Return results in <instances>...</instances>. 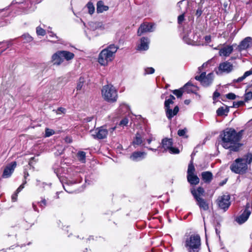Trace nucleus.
<instances>
[{
    "instance_id": "nucleus-55",
    "label": "nucleus",
    "mask_w": 252,
    "mask_h": 252,
    "mask_svg": "<svg viewBox=\"0 0 252 252\" xmlns=\"http://www.w3.org/2000/svg\"><path fill=\"white\" fill-rule=\"evenodd\" d=\"M32 207L35 211L38 212L37 206L34 203L32 204Z\"/></svg>"
},
{
    "instance_id": "nucleus-25",
    "label": "nucleus",
    "mask_w": 252,
    "mask_h": 252,
    "mask_svg": "<svg viewBox=\"0 0 252 252\" xmlns=\"http://www.w3.org/2000/svg\"><path fill=\"white\" fill-rule=\"evenodd\" d=\"M108 6L105 5L103 1L99 0L97 2L96 11L97 13H102L108 10Z\"/></svg>"
},
{
    "instance_id": "nucleus-16",
    "label": "nucleus",
    "mask_w": 252,
    "mask_h": 252,
    "mask_svg": "<svg viewBox=\"0 0 252 252\" xmlns=\"http://www.w3.org/2000/svg\"><path fill=\"white\" fill-rule=\"evenodd\" d=\"M16 166V162L15 161L12 162L7 165L3 170L2 177L4 178L9 177L14 171Z\"/></svg>"
},
{
    "instance_id": "nucleus-4",
    "label": "nucleus",
    "mask_w": 252,
    "mask_h": 252,
    "mask_svg": "<svg viewBox=\"0 0 252 252\" xmlns=\"http://www.w3.org/2000/svg\"><path fill=\"white\" fill-rule=\"evenodd\" d=\"M101 94L103 98L108 102L113 103L117 100V91L112 85L109 84L104 86L101 90Z\"/></svg>"
},
{
    "instance_id": "nucleus-23",
    "label": "nucleus",
    "mask_w": 252,
    "mask_h": 252,
    "mask_svg": "<svg viewBox=\"0 0 252 252\" xmlns=\"http://www.w3.org/2000/svg\"><path fill=\"white\" fill-rule=\"evenodd\" d=\"M202 179L206 183H209L213 179V174L210 171H205L201 173Z\"/></svg>"
},
{
    "instance_id": "nucleus-42",
    "label": "nucleus",
    "mask_w": 252,
    "mask_h": 252,
    "mask_svg": "<svg viewBox=\"0 0 252 252\" xmlns=\"http://www.w3.org/2000/svg\"><path fill=\"white\" fill-rule=\"evenodd\" d=\"M226 97L229 99H235L236 98V95L232 93H229L226 94Z\"/></svg>"
},
{
    "instance_id": "nucleus-10",
    "label": "nucleus",
    "mask_w": 252,
    "mask_h": 252,
    "mask_svg": "<svg viewBox=\"0 0 252 252\" xmlns=\"http://www.w3.org/2000/svg\"><path fill=\"white\" fill-rule=\"evenodd\" d=\"M154 24L144 22L138 28L137 34L138 36H141L144 33L152 32L154 31Z\"/></svg>"
},
{
    "instance_id": "nucleus-32",
    "label": "nucleus",
    "mask_w": 252,
    "mask_h": 252,
    "mask_svg": "<svg viewBox=\"0 0 252 252\" xmlns=\"http://www.w3.org/2000/svg\"><path fill=\"white\" fill-rule=\"evenodd\" d=\"M86 7L87 8L88 13L92 15L94 13L95 8L92 2L90 1L88 2V3L86 4Z\"/></svg>"
},
{
    "instance_id": "nucleus-30",
    "label": "nucleus",
    "mask_w": 252,
    "mask_h": 252,
    "mask_svg": "<svg viewBox=\"0 0 252 252\" xmlns=\"http://www.w3.org/2000/svg\"><path fill=\"white\" fill-rule=\"evenodd\" d=\"M78 160L82 163L86 162V153L83 151H79L77 154Z\"/></svg>"
},
{
    "instance_id": "nucleus-41",
    "label": "nucleus",
    "mask_w": 252,
    "mask_h": 252,
    "mask_svg": "<svg viewBox=\"0 0 252 252\" xmlns=\"http://www.w3.org/2000/svg\"><path fill=\"white\" fill-rule=\"evenodd\" d=\"M128 119L127 118H124L120 121L119 125L124 126H126L128 124Z\"/></svg>"
},
{
    "instance_id": "nucleus-56",
    "label": "nucleus",
    "mask_w": 252,
    "mask_h": 252,
    "mask_svg": "<svg viewBox=\"0 0 252 252\" xmlns=\"http://www.w3.org/2000/svg\"><path fill=\"white\" fill-rule=\"evenodd\" d=\"M146 148H147L148 150L156 152L157 151L156 149H154V148H150V147H146Z\"/></svg>"
},
{
    "instance_id": "nucleus-18",
    "label": "nucleus",
    "mask_w": 252,
    "mask_h": 252,
    "mask_svg": "<svg viewBox=\"0 0 252 252\" xmlns=\"http://www.w3.org/2000/svg\"><path fill=\"white\" fill-rule=\"evenodd\" d=\"M147 153L144 152L137 151L133 152L130 156L129 158L134 161H138L145 158Z\"/></svg>"
},
{
    "instance_id": "nucleus-38",
    "label": "nucleus",
    "mask_w": 252,
    "mask_h": 252,
    "mask_svg": "<svg viewBox=\"0 0 252 252\" xmlns=\"http://www.w3.org/2000/svg\"><path fill=\"white\" fill-rule=\"evenodd\" d=\"M55 131L54 130L48 128L45 129V136L46 137H50V136L53 135Z\"/></svg>"
},
{
    "instance_id": "nucleus-59",
    "label": "nucleus",
    "mask_w": 252,
    "mask_h": 252,
    "mask_svg": "<svg viewBox=\"0 0 252 252\" xmlns=\"http://www.w3.org/2000/svg\"><path fill=\"white\" fill-rule=\"evenodd\" d=\"M183 1H181L179 2L178 3V6H179V7H180V6H181V5L183 4Z\"/></svg>"
},
{
    "instance_id": "nucleus-47",
    "label": "nucleus",
    "mask_w": 252,
    "mask_h": 252,
    "mask_svg": "<svg viewBox=\"0 0 252 252\" xmlns=\"http://www.w3.org/2000/svg\"><path fill=\"white\" fill-rule=\"evenodd\" d=\"M220 96V94L217 91H215L214 94H213V99L214 100V101H215L216 99L219 97V96Z\"/></svg>"
},
{
    "instance_id": "nucleus-34",
    "label": "nucleus",
    "mask_w": 252,
    "mask_h": 252,
    "mask_svg": "<svg viewBox=\"0 0 252 252\" xmlns=\"http://www.w3.org/2000/svg\"><path fill=\"white\" fill-rule=\"evenodd\" d=\"M22 38L24 42L29 43L32 41V37L29 34H24L22 36Z\"/></svg>"
},
{
    "instance_id": "nucleus-22",
    "label": "nucleus",
    "mask_w": 252,
    "mask_h": 252,
    "mask_svg": "<svg viewBox=\"0 0 252 252\" xmlns=\"http://www.w3.org/2000/svg\"><path fill=\"white\" fill-rule=\"evenodd\" d=\"M190 191L195 199H196L197 197H202L204 196L205 190L201 187H198L196 189H192Z\"/></svg>"
},
{
    "instance_id": "nucleus-39",
    "label": "nucleus",
    "mask_w": 252,
    "mask_h": 252,
    "mask_svg": "<svg viewBox=\"0 0 252 252\" xmlns=\"http://www.w3.org/2000/svg\"><path fill=\"white\" fill-rule=\"evenodd\" d=\"M155 72V69L153 67H147L145 69L144 74H151Z\"/></svg>"
},
{
    "instance_id": "nucleus-54",
    "label": "nucleus",
    "mask_w": 252,
    "mask_h": 252,
    "mask_svg": "<svg viewBox=\"0 0 252 252\" xmlns=\"http://www.w3.org/2000/svg\"><path fill=\"white\" fill-rule=\"evenodd\" d=\"M49 36L51 37H55L56 39L58 38V36L55 34H54V33H53L51 32H50V34Z\"/></svg>"
},
{
    "instance_id": "nucleus-49",
    "label": "nucleus",
    "mask_w": 252,
    "mask_h": 252,
    "mask_svg": "<svg viewBox=\"0 0 252 252\" xmlns=\"http://www.w3.org/2000/svg\"><path fill=\"white\" fill-rule=\"evenodd\" d=\"M207 65H208L207 63H204L202 65V66L199 67L198 68V73H201L202 69L203 68L205 67V66H206Z\"/></svg>"
},
{
    "instance_id": "nucleus-29",
    "label": "nucleus",
    "mask_w": 252,
    "mask_h": 252,
    "mask_svg": "<svg viewBox=\"0 0 252 252\" xmlns=\"http://www.w3.org/2000/svg\"><path fill=\"white\" fill-rule=\"evenodd\" d=\"M26 184V181H24L23 184L20 185L19 187L17 189L16 191L12 195L11 199L13 202H15L17 200L18 194L24 188V185Z\"/></svg>"
},
{
    "instance_id": "nucleus-48",
    "label": "nucleus",
    "mask_w": 252,
    "mask_h": 252,
    "mask_svg": "<svg viewBox=\"0 0 252 252\" xmlns=\"http://www.w3.org/2000/svg\"><path fill=\"white\" fill-rule=\"evenodd\" d=\"M57 111H58V113H59V114H60L61 113H64L65 112V109L62 108V107H60L58 109Z\"/></svg>"
},
{
    "instance_id": "nucleus-7",
    "label": "nucleus",
    "mask_w": 252,
    "mask_h": 252,
    "mask_svg": "<svg viewBox=\"0 0 252 252\" xmlns=\"http://www.w3.org/2000/svg\"><path fill=\"white\" fill-rule=\"evenodd\" d=\"M252 210V204L250 202H248L245 206V209L242 214L236 218V221L240 224L244 223L248 219L251 214Z\"/></svg>"
},
{
    "instance_id": "nucleus-9",
    "label": "nucleus",
    "mask_w": 252,
    "mask_h": 252,
    "mask_svg": "<svg viewBox=\"0 0 252 252\" xmlns=\"http://www.w3.org/2000/svg\"><path fill=\"white\" fill-rule=\"evenodd\" d=\"M230 196L229 195H223L218 197L217 203L219 207L226 211L230 205Z\"/></svg>"
},
{
    "instance_id": "nucleus-28",
    "label": "nucleus",
    "mask_w": 252,
    "mask_h": 252,
    "mask_svg": "<svg viewBox=\"0 0 252 252\" xmlns=\"http://www.w3.org/2000/svg\"><path fill=\"white\" fill-rule=\"evenodd\" d=\"M252 75V68L248 71H246L243 76L238 78L237 79H234V83H239L243 81L244 79H245L247 77Z\"/></svg>"
},
{
    "instance_id": "nucleus-24",
    "label": "nucleus",
    "mask_w": 252,
    "mask_h": 252,
    "mask_svg": "<svg viewBox=\"0 0 252 252\" xmlns=\"http://www.w3.org/2000/svg\"><path fill=\"white\" fill-rule=\"evenodd\" d=\"M191 86L189 83H187L182 88L179 90H175L172 91L174 94L176 95L178 98L181 97L184 93V90H187V88L189 86Z\"/></svg>"
},
{
    "instance_id": "nucleus-26",
    "label": "nucleus",
    "mask_w": 252,
    "mask_h": 252,
    "mask_svg": "<svg viewBox=\"0 0 252 252\" xmlns=\"http://www.w3.org/2000/svg\"><path fill=\"white\" fill-rule=\"evenodd\" d=\"M188 181L191 185H196L199 183V179L197 175L193 174L190 176H187Z\"/></svg>"
},
{
    "instance_id": "nucleus-6",
    "label": "nucleus",
    "mask_w": 252,
    "mask_h": 252,
    "mask_svg": "<svg viewBox=\"0 0 252 252\" xmlns=\"http://www.w3.org/2000/svg\"><path fill=\"white\" fill-rule=\"evenodd\" d=\"M196 80L199 81L202 86L208 87L210 85L213 81V73H210L206 75L205 72H202L200 75H197L195 77Z\"/></svg>"
},
{
    "instance_id": "nucleus-8",
    "label": "nucleus",
    "mask_w": 252,
    "mask_h": 252,
    "mask_svg": "<svg viewBox=\"0 0 252 252\" xmlns=\"http://www.w3.org/2000/svg\"><path fill=\"white\" fill-rule=\"evenodd\" d=\"M162 148L164 149V151H169L171 154H179L180 151L178 149L173 147V142L172 139L164 138L162 139Z\"/></svg>"
},
{
    "instance_id": "nucleus-21",
    "label": "nucleus",
    "mask_w": 252,
    "mask_h": 252,
    "mask_svg": "<svg viewBox=\"0 0 252 252\" xmlns=\"http://www.w3.org/2000/svg\"><path fill=\"white\" fill-rule=\"evenodd\" d=\"M196 201L197 205L199 206L201 211H207L209 210V204L206 200L202 197H197L195 199Z\"/></svg>"
},
{
    "instance_id": "nucleus-43",
    "label": "nucleus",
    "mask_w": 252,
    "mask_h": 252,
    "mask_svg": "<svg viewBox=\"0 0 252 252\" xmlns=\"http://www.w3.org/2000/svg\"><path fill=\"white\" fill-rule=\"evenodd\" d=\"M38 204L41 207L44 208L47 205L46 200L45 199H42L40 202H38Z\"/></svg>"
},
{
    "instance_id": "nucleus-5",
    "label": "nucleus",
    "mask_w": 252,
    "mask_h": 252,
    "mask_svg": "<svg viewBox=\"0 0 252 252\" xmlns=\"http://www.w3.org/2000/svg\"><path fill=\"white\" fill-rule=\"evenodd\" d=\"M185 246L188 252H198L201 247L200 237L198 235H192L186 239Z\"/></svg>"
},
{
    "instance_id": "nucleus-15",
    "label": "nucleus",
    "mask_w": 252,
    "mask_h": 252,
    "mask_svg": "<svg viewBox=\"0 0 252 252\" xmlns=\"http://www.w3.org/2000/svg\"><path fill=\"white\" fill-rule=\"evenodd\" d=\"M164 109L166 116L169 120H171L174 116L177 114L179 111V108L178 106H176L173 110H172L170 105H164Z\"/></svg>"
},
{
    "instance_id": "nucleus-61",
    "label": "nucleus",
    "mask_w": 252,
    "mask_h": 252,
    "mask_svg": "<svg viewBox=\"0 0 252 252\" xmlns=\"http://www.w3.org/2000/svg\"><path fill=\"white\" fill-rule=\"evenodd\" d=\"M63 188H64V190H65L66 192H69V193H72V191H68V190H67L66 189V188H65V186H63Z\"/></svg>"
},
{
    "instance_id": "nucleus-44",
    "label": "nucleus",
    "mask_w": 252,
    "mask_h": 252,
    "mask_svg": "<svg viewBox=\"0 0 252 252\" xmlns=\"http://www.w3.org/2000/svg\"><path fill=\"white\" fill-rule=\"evenodd\" d=\"M184 13L179 15L178 17V22L179 24H181L184 20Z\"/></svg>"
},
{
    "instance_id": "nucleus-37",
    "label": "nucleus",
    "mask_w": 252,
    "mask_h": 252,
    "mask_svg": "<svg viewBox=\"0 0 252 252\" xmlns=\"http://www.w3.org/2000/svg\"><path fill=\"white\" fill-rule=\"evenodd\" d=\"M36 32L38 35L44 36L46 33L45 31L40 27L36 28Z\"/></svg>"
},
{
    "instance_id": "nucleus-53",
    "label": "nucleus",
    "mask_w": 252,
    "mask_h": 252,
    "mask_svg": "<svg viewBox=\"0 0 252 252\" xmlns=\"http://www.w3.org/2000/svg\"><path fill=\"white\" fill-rule=\"evenodd\" d=\"M205 40L207 42H210L211 41V36H206L205 37Z\"/></svg>"
},
{
    "instance_id": "nucleus-19",
    "label": "nucleus",
    "mask_w": 252,
    "mask_h": 252,
    "mask_svg": "<svg viewBox=\"0 0 252 252\" xmlns=\"http://www.w3.org/2000/svg\"><path fill=\"white\" fill-rule=\"evenodd\" d=\"M150 39L148 37H143L140 39V43L137 46V50L146 51L149 49Z\"/></svg>"
},
{
    "instance_id": "nucleus-2",
    "label": "nucleus",
    "mask_w": 252,
    "mask_h": 252,
    "mask_svg": "<svg viewBox=\"0 0 252 252\" xmlns=\"http://www.w3.org/2000/svg\"><path fill=\"white\" fill-rule=\"evenodd\" d=\"M252 161V154L249 153L242 158L236 159L230 165L231 170L236 174H242L246 172L248 169V164Z\"/></svg>"
},
{
    "instance_id": "nucleus-3",
    "label": "nucleus",
    "mask_w": 252,
    "mask_h": 252,
    "mask_svg": "<svg viewBox=\"0 0 252 252\" xmlns=\"http://www.w3.org/2000/svg\"><path fill=\"white\" fill-rule=\"evenodd\" d=\"M118 47L114 44H111L102 50L99 54L98 62L101 65H107L108 63L112 61L115 57Z\"/></svg>"
},
{
    "instance_id": "nucleus-14",
    "label": "nucleus",
    "mask_w": 252,
    "mask_h": 252,
    "mask_svg": "<svg viewBox=\"0 0 252 252\" xmlns=\"http://www.w3.org/2000/svg\"><path fill=\"white\" fill-rule=\"evenodd\" d=\"M233 51V45L224 44L222 47L219 49V55L222 57H228Z\"/></svg>"
},
{
    "instance_id": "nucleus-33",
    "label": "nucleus",
    "mask_w": 252,
    "mask_h": 252,
    "mask_svg": "<svg viewBox=\"0 0 252 252\" xmlns=\"http://www.w3.org/2000/svg\"><path fill=\"white\" fill-rule=\"evenodd\" d=\"M175 99V97L173 95H170V97L168 99H166L164 102V105H170L174 103V100Z\"/></svg>"
},
{
    "instance_id": "nucleus-40",
    "label": "nucleus",
    "mask_w": 252,
    "mask_h": 252,
    "mask_svg": "<svg viewBox=\"0 0 252 252\" xmlns=\"http://www.w3.org/2000/svg\"><path fill=\"white\" fill-rule=\"evenodd\" d=\"M252 98V92L251 91L246 93L245 94V100L247 101Z\"/></svg>"
},
{
    "instance_id": "nucleus-27",
    "label": "nucleus",
    "mask_w": 252,
    "mask_h": 252,
    "mask_svg": "<svg viewBox=\"0 0 252 252\" xmlns=\"http://www.w3.org/2000/svg\"><path fill=\"white\" fill-rule=\"evenodd\" d=\"M63 60L70 61L74 57V54L68 51H61Z\"/></svg>"
},
{
    "instance_id": "nucleus-62",
    "label": "nucleus",
    "mask_w": 252,
    "mask_h": 252,
    "mask_svg": "<svg viewBox=\"0 0 252 252\" xmlns=\"http://www.w3.org/2000/svg\"><path fill=\"white\" fill-rule=\"evenodd\" d=\"M33 159H34V157H32L30 159V161L29 162V164H31L32 163V160H33Z\"/></svg>"
},
{
    "instance_id": "nucleus-11",
    "label": "nucleus",
    "mask_w": 252,
    "mask_h": 252,
    "mask_svg": "<svg viewBox=\"0 0 252 252\" xmlns=\"http://www.w3.org/2000/svg\"><path fill=\"white\" fill-rule=\"evenodd\" d=\"M93 132L92 135L95 139H102L106 137L108 134V130L105 128L103 126L99 127L94 131H91Z\"/></svg>"
},
{
    "instance_id": "nucleus-52",
    "label": "nucleus",
    "mask_w": 252,
    "mask_h": 252,
    "mask_svg": "<svg viewBox=\"0 0 252 252\" xmlns=\"http://www.w3.org/2000/svg\"><path fill=\"white\" fill-rule=\"evenodd\" d=\"M4 43H5L6 44V48H9L10 46H11L12 45V40H9V41H7L6 42H5Z\"/></svg>"
},
{
    "instance_id": "nucleus-13",
    "label": "nucleus",
    "mask_w": 252,
    "mask_h": 252,
    "mask_svg": "<svg viewBox=\"0 0 252 252\" xmlns=\"http://www.w3.org/2000/svg\"><path fill=\"white\" fill-rule=\"evenodd\" d=\"M145 140L143 136L140 133L137 132L133 138L132 145L135 148L139 146L146 147L145 143H144Z\"/></svg>"
},
{
    "instance_id": "nucleus-51",
    "label": "nucleus",
    "mask_w": 252,
    "mask_h": 252,
    "mask_svg": "<svg viewBox=\"0 0 252 252\" xmlns=\"http://www.w3.org/2000/svg\"><path fill=\"white\" fill-rule=\"evenodd\" d=\"M155 140V138L153 136H150L149 138L147 139L146 141L148 144H151V142Z\"/></svg>"
},
{
    "instance_id": "nucleus-57",
    "label": "nucleus",
    "mask_w": 252,
    "mask_h": 252,
    "mask_svg": "<svg viewBox=\"0 0 252 252\" xmlns=\"http://www.w3.org/2000/svg\"><path fill=\"white\" fill-rule=\"evenodd\" d=\"M115 129H116L115 126L113 127H111V128H110L109 131L111 133V132H113V131L115 130Z\"/></svg>"
},
{
    "instance_id": "nucleus-31",
    "label": "nucleus",
    "mask_w": 252,
    "mask_h": 252,
    "mask_svg": "<svg viewBox=\"0 0 252 252\" xmlns=\"http://www.w3.org/2000/svg\"><path fill=\"white\" fill-rule=\"evenodd\" d=\"M195 171V168L193 164V162L192 161H190V163L189 164L188 171H187V176H190L191 175L194 174V172Z\"/></svg>"
},
{
    "instance_id": "nucleus-1",
    "label": "nucleus",
    "mask_w": 252,
    "mask_h": 252,
    "mask_svg": "<svg viewBox=\"0 0 252 252\" xmlns=\"http://www.w3.org/2000/svg\"><path fill=\"white\" fill-rule=\"evenodd\" d=\"M243 132V130H241L237 132L232 128H227L224 130L220 134L222 147L225 149H229L230 151H238L242 145L239 141L242 138Z\"/></svg>"
},
{
    "instance_id": "nucleus-17",
    "label": "nucleus",
    "mask_w": 252,
    "mask_h": 252,
    "mask_svg": "<svg viewBox=\"0 0 252 252\" xmlns=\"http://www.w3.org/2000/svg\"><path fill=\"white\" fill-rule=\"evenodd\" d=\"M233 65L231 63L228 61H226L220 64L219 70L221 72L228 73L233 70Z\"/></svg>"
},
{
    "instance_id": "nucleus-36",
    "label": "nucleus",
    "mask_w": 252,
    "mask_h": 252,
    "mask_svg": "<svg viewBox=\"0 0 252 252\" xmlns=\"http://www.w3.org/2000/svg\"><path fill=\"white\" fill-rule=\"evenodd\" d=\"M84 79L83 78H80L78 82L77 83L76 89L77 91L81 90L84 85Z\"/></svg>"
},
{
    "instance_id": "nucleus-45",
    "label": "nucleus",
    "mask_w": 252,
    "mask_h": 252,
    "mask_svg": "<svg viewBox=\"0 0 252 252\" xmlns=\"http://www.w3.org/2000/svg\"><path fill=\"white\" fill-rule=\"evenodd\" d=\"M186 129H179L178 131V134L179 136H183L184 135H185L186 133Z\"/></svg>"
},
{
    "instance_id": "nucleus-58",
    "label": "nucleus",
    "mask_w": 252,
    "mask_h": 252,
    "mask_svg": "<svg viewBox=\"0 0 252 252\" xmlns=\"http://www.w3.org/2000/svg\"><path fill=\"white\" fill-rule=\"evenodd\" d=\"M29 173L27 171L24 172V177L25 178H27V177L29 176Z\"/></svg>"
},
{
    "instance_id": "nucleus-64",
    "label": "nucleus",
    "mask_w": 252,
    "mask_h": 252,
    "mask_svg": "<svg viewBox=\"0 0 252 252\" xmlns=\"http://www.w3.org/2000/svg\"><path fill=\"white\" fill-rule=\"evenodd\" d=\"M226 180L225 181L223 182L222 183L220 184V185L222 186L223 184H224L226 183Z\"/></svg>"
},
{
    "instance_id": "nucleus-50",
    "label": "nucleus",
    "mask_w": 252,
    "mask_h": 252,
    "mask_svg": "<svg viewBox=\"0 0 252 252\" xmlns=\"http://www.w3.org/2000/svg\"><path fill=\"white\" fill-rule=\"evenodd\" d=\"M188 35H185L184 36L183 39L185 41H186L188 44H189L191 43L192 40L191 39H189V41H187V39L188 38Z\"/></svg>"
},
{
    "instance_id": "nucleus-12",
    "label": "nucleus",
    "mask_w": 252,
    "mask_h": 252,
    "mask_svg": "<svg viewBox=\"0 0 252 252\" xmlns=\"http://www.w3.org/2000/svg\"><path fill=\"white\" fill-rule=\"evenodd\" d=\"M252 46V38L251 37H247L241 41L238 46V50L241 52L243 50H247Z\"/></svg>"
},
{
    "instance_id": "nucleus-20",
    "label": "nucleus",
    "mask_w": 252,
    "mask_h": 252,
    "mask_svg": "<svg viewBox=\"0 0 252 252\" xmlns=\"http://www.w3.org/2000/svg\"><path fill=\"white\" fill-rule=\"evenodd\" d=\"M51 61L54 64L57 65H60L63 62L61 51L56 52L52 55Z\"/></svg>"
},
{
    "instance_id": "nucleus-35",
    "label": "nucleus",
    "mask_w": 252,
    "mask_h": 252,
    "mask_svg": "<svg viewBox=\"0 0 252 252\" xmlns=\"http://www.w3.org/2000/svg\"><path fill=\"white\" fill-rule=\"evenodd\" d=\"M228 110L226 109H224L222 107H220L217 110V115L219 116H221L225 114V113H227Z\"/></svg>"
},
{
    "instance_id": "nucleus-46",
    "label": "nucleus",
    "mask_w": 252,
    "mask_h": 252,
    "mask_svg": "<svg viewBox=\"0 0 252 252\" xmlns=\"http://www.w3.org/2000/svg\"><path fill=\"white\" fill-rule=\"evenodd\" d=\"M244 104V102L242 101H239L237 102H234L233 103V106L234 107H238L240 106H242Z\"/></svg>"
},
{
    "instance_id": "nucleus-60",
    "label": "nucleus",
    "mask_w": 252,
    "mask_h": 252,
    "mask_svg": "<svg viewBox=\"0 0 252 252\" xmlns=\"http://www.w3.org/2000/svg\"><path fill=\"white\" fill-rule=\"evenodd\" d=\"M184 102L186 104H189V100H185Z\"/></svg>"
},
{
    "instance_id": "nucleus-63",
    "label": "nucleus",
    "mask_w": 252,
    "mask_h": 252,
    "mask_svg": "<svg viewBox=\"0 0 252 252\" xmlns=\"http://www.w3.org/2000/svg\"><path fill=\"white\" fill-rule=\"evenodd\" d=\"M234 19H235V20H236V21L238 20V17H237V14H236V15H235Z\"/></svg>"
}]
</instances>
